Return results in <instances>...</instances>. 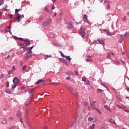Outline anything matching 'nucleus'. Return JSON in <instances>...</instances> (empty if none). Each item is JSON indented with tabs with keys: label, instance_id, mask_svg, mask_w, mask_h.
Returning <instances> with one entry per match:
<instances>
[{
	"label": "nucleus",
	"instance_id": "obj_32",
	"mask_svg": "<svg viewBox=\"0 0 129 129\" xmlns=\"http://www.w3.org/2000/svg\"><path fill=\"white\" fill-rule=\"evenodd\" d=\"M85 20H87V15L86 14H85L84 16V21Z\"/></svg>",
	"mask_w": 129,
	"mask_h": 129
},
{
	"label": "nucleus",
	"instance_id": "obj_10",
	"mask_svg": "<svg viewBox=\"0 0 129 129\" xmlns=\"http://www.w3.org/2000/svg\"><path fill=\"white\" fill-rule=\"evenodd\" d=\"M86 62H90V61H92V56H89L88 58L86 59Z\"/></svg>",
	"mask_w": 129,
	"mask_h": 129
},
{
	"label": "nucleus",
	"instance_id": "obj_33",
	"mask_svg": "<svg viewBox=\"0 0 129 129\" xmlns=\"http://www.w3.org/2000/svg\"><path fill=\"white\" fill-rule=\"evenodd\" d=\"M50 84H52V85H58L59 83H51Z\"/></svg>",
	"mask_w": 129,
	"mask_h": 129
},
{
	"label": "nucleus",
	"instance_id": "obj_26",
	"mask_svg": "<svg viewBox=\"0 0 129 129\" xmlns=\"http://www.w3.org/2000/svg\"><path fill=\"white\" fill-rule=\"evenodd\" d=\"M59 53H60L61 57H63V58H66V55H64V54H63V53H62L61 51H59Z\"/></svg>",
	"mask_w": 129,
	"mask_h": 129
},
{
	"label": "nucleus",
	"instance_id": "obj_36",
	"mask_svg": "<svg viewBox=\"0 0 129 129\" xmlns=\"http://www.w3.org/2000/svg\"><path fill=\"white\" fill-rule=\"evenodd\" d=\"M88 120H89V121H90L91 120H93V118L91 117H89L88 119Z\"/></svg>",
	"mask_w": 129,
	"mask_h": 129
},
{
	"label": "nucleus",
	"instance_id": "obj_48",
	"mask_svg": "<svg viewBox=\"0 0 129 129\" xmlns=\"http://www.w3.org/2000/svg\"><path fill=\"white\" fill-rule=\"evenodd\" d=\"M19 11H20V9H16L15 10V13L17 14V13H19Z\"/></svg>",
	"mask_w": 129,
	"mask_h": 129
},
{
	"label": "nucleus",
	"instance_id": "obj_54",
	"mask_svg": "<svg viewBox=\"0 0 129 129\" xmlns=\"http://www.w3.org/2000/svg\"><path fill=\"white\" fill-rule=\"evenodd\" d=\"M75 96H76L77 97H78V93H75Z\"/></svg>",
	"mask_w": 129,
	"mask_h": 129
},
{
	"label": "nucleus",
	"instance_id": "obj_52",
	"mask_svg": "<svg viewBox=\"0 0 129 129\" xmlns=\"http://www.w3.org/2000/svg\"><path fill=\"white\" fill-rule=\"evenodd\" d=\"M107 57H108V58H110V57H111L110 53H108L107 54Z\"/></svg>",
	"mask_w": 129,
	"mask_h": 129
},
{
	"label": "nucleus",
	"instance_id": "obj_15",
	"mask_svg": "<svg viewBox=\"0 0 129 129\" xmlns=\"http://www.w3.org/2000/svg\"><path fill=\"white\" fill-rule=\"evenodd\" d=\"M85 23H87V24H89V25H92V23L89 21L88 19H86L84 20Z\"/></svg>",
	"mask_w": 129,
	"mask_h": 129
},
{
	"label": "nucleus",
	"instance_id": "obj_6",
	"mask_svg": "<svg viewBox=\"0 0 129 129\" xmlns=\"http://www.w3.org/2000/svg\"><path fill=\"white\" fill-rule=\"evenodd\" d=\"M19 82H20V80H19V79H18V78L17 77H15L13 79V83L14 84H18V83H19Z\"/></svg>",
	"mask_w": 129,
	"mask_h": 129
},
{
	"label": "nucleus",
	"instance_id": "obj_38",
	"mask_svg": "<svg viewBox=\"0 0 129 129\" xmlns=\"http://www.w3.org/2000/svg\"><path fill=\"white\" fill-rule=\"evenodd\" d=\"M62 62H63V63H64L66 65H68V63H67V61L66 60H65L64 59L62 60Z\"/></svg>",
	"mask_w": 129,
	"mask_h": 129
},
{
	"label": "nucleus",
	"instance_id": "obj_49",
	"mask_svg": "<svg viewBox=\"0 0 129 129\" xmlns=\"http://www.w3.org/2000/svg\"><path fill=\"white\" fill-rule=\"evenodd\" d=\"M7 8H8V5H6V6H5V7H3V9L4 10H7Z\"/></svg>",
	"mask_w": 129,
	"mask_h": 129
},
{
	"label": "nucleus",
	"instance_id": "obj_34",
	"mask_svg": "<svg viewBox=\"0 0 129 129\" xmlns=\"http://www.w3.org/2000/svg\"><path fill=\"white\" fill-rule=\"evenodd\" d=\"M50 57H51V55H47L44 57V59L46 60V59H47V58H50Z\"/></svg>",
	"mask_w": 129,
	"mask_h": 129
},
{
	"label": "nucleus",
	"instance_id": "obj_18",
	"mask_svg": "<svg viewBox=\"0 0 129 129\" xmlns=\"http://www.w3.org/2000/svg\"><path fill=\"white\" fill-rule=\"evenodd\" d=\"M14 38L15 40H20V41H23V38H19L16 36H14Z\"/></svg>",
	"mask_w": 129,
	"mask_h": 129
},
{
	"label": "nucleus",
	"instance_id": "obj_62",
	"mask_svg": "<svg viewBox=\"0 0 129 129\" xmlns=\"http://www.w3.org/2000/svg\"><path fill=\"white\" fill-rule=\"evenodd\" d=\"M11 28V26H6V29H10Z\"/></svg>",
	"mask_w": 129,
	"mask_h": 129
},
{
	"label": "nucleus",
	"instance_id": "obj_11",
	"mask_svg": "<svg viewBox=\"0 0 129 129\" xmlns=\"http://www.w3.org/2000/svg\"><path fill=\"white\" fill-rule=\"evenodd\" d=\"M1 122L4 124H7V123H8V120H7V119L6 118H2L1 119Z\"/></svg>",
	"mask_w": 129,
	"mask_h": 129
},
{
	"label": "nucleus",
	"instance_id": "obj_9",
	"mask_svg": "<svg viewBox=\"0 0 129 129\" xmlns=\"http://www.w3.org/2000/svg\"><path fill=\"white\" fill-rule=\"evenodd\" d=\"M30 114V109H26L25 112V116L27 117Z\"/></svg>",
	"mask_w": 129,
	"mask_h": 129
},
{
	"label": "nucleus",
	"instance_id": "obj_44",
	"mask_svg": "<svg viewBox=\"0 0 129 129\" xmlns=\"http://www.w3.org/2000/svg\"><path fill=\"white\" fill-rule=\"evenodd\" d=\"M33 48H34V46H31V47H28V50H30V51H31V50H32V49H33Z\"/></svg>",
	"mask_w": 129,
	"mask_h": 129
},
{
	"label": "nucleus",
	"instance_id": "obj_31",
	"mask_svg": "<svg viewBox=\"0 0 129 129\" xmlns=\"http://www.w3.org/2000/svg\"><path fill=\"white\" fill-rule=\"evenodd\" d=\"M66 59H67L69 61H71V58H70V56H67L66 57Z\"/></svg>",
	"mask_w": 129,
	"mask_h": 129
},
{
	"label": "nucleus",
	"instance_id": "obj_2",
	"mask_svg": "<svg viewBox=\"0 0 129 129\" xmlns=\"http://www.w3.org/2000/svg\"><path fill=\"white\" fill-rule=\"evenodd\" d=\"M81 31H80V34L82 35V37L84 38V36H85V30L82 28V27L80 28Z\"/></svg>",
	"mask_w": 129,
	"mask_h": 129
},
{
	"label": "nucleus",
	"instance_id": "obj_25",
	"mask_svg": "<svg viewBox=\"0 0 129 129\" xmlns=\"http://www.w3.org/2000/svg\"><path fill=\"white\" fill-rule=\"evenodd\" d=\"M21 46H23L22 47H21V48H22L23 49H25L26 47H25V44L23 43H20Z\"/></svg>",
	"mask_w": 129,
	"mask_h": 129
},
{
	"label": "nucleus",
	"instance_id": "obj_59",
	"mask_svg": "<svg viewBox=\"0 0 129 129\" xmlns=\"http://www.w3.org/2000/svg\"><path fill=\"white\" fill-rule=\"evenodd\" d=\"M84 105H85V106H87V102H85L84 103Z\"/></svg>",
	"mask_w": 129,
	"mask_h": 129
},
{
	"label": "nucleus",
	"instance_id": "obj_42",
	"mask_svg": "<svg viewBox=\"0 0 129 129\" xmlns=\"http://www.w3.org/2000/svg\"><path fill=\"white\" fill-rule=\"evenodd\" d=\"M27 52H29V54H31L32 53V50H31V51L30 50V49H29V48L27 49Z\"/></svg>",
	"mask_w": 129,
	"mask_h": 129
},
{
	"label": "nucleus",
	"instance_id": "obj_21",
	"mask_svg": "<svg viewBox=\"0 0 129 129\" xmlns=\"http://www.w3.org/2000/svg\"><path fill=\"white\" fill-rule=\"evenodd\" d=\"M5 92L6 93H8L9 94H12V91H11L10 90H6Z\"/></svg>",
	"mask_w": 129,
	"mask_h": 129
},
{
	"label": "nucleus",
	"instance_id": "obj_40",
	"mask_svg": "<svg viewBox=\"0 0 129 129\" xmlns=\"http://www.w3.org/2000/svg\"><path fill=\"white\" fill-rule=\"evenodd\" d=\"M96 110V111H97V112H98L99 113H100V114H101V112L100 111V110H99L98 109L96 108L95 109Z\"/></svg>",
	"mask_w": 129,
	"mask_h": 129
},
{
	"label": "nucleus",
	"instance_id": "obj_3",
	"mask_svg": "<svg viewBox=\"0 0 129 129\" xmlns=\"http://www.w3.org/2000/svg\"><path fill=\"white\" fill-rule=\"evenodd\" d=\"M17 15L18 17L17 19L18 22V23H20V22H21V20H23V18H24L25 16L23 14L21 16V15H20L19 13H18Z\"/></svg>",
	"mask_w": 129,
	"mask_h": 129
},
{
	"label": "nucleus",
	"instance_id": "obj_47",
	"mask_svg": "<svg viewBox=\"0 0 129 129\" xmlns=\"http://www.w3.org/2000/svg\"><path fill=\"white\" fill-rule=\"evenodd\" d=\"M6 87H9V82H7L6 83Z\"/></svg>",
	"mask_w": 129,
	"mask_h": 129
},
{
	"label": "nucleus",
	"instance_id": "obj_63",
	"mask_svg": "<svg viewBox=\"0 0 129 129\" xmlns=\"http://www.w3.org/2000/svg\"><path fill=\"white\" fill-rule=\"evenodd\" d=\"M44 129H48V127L47 126H44Z\"/></svg>",
	"mask_w": 129,
	"mask_h": 129
},
{
	"label": "nucleus",
	"instance_id": "obj_64",
	"mask_svg": "<svg viewBox=\"0 0 129 129\" xmlns=\"http://www.w3.org/2000/svg\"><path fill=\"white\" fill-rule=\"evenodd\" d=\"M126 15H127V16H129V12H127L126 13Z\"/></svg>",
	"mask_w": 129,
	"mask_h": 129
},
{
	"label": "nucleus",
	"instance_id": "obj_17",
	"mask_svg": "<svg viewBox=\"0 0 129 129\" xmlns=\"http://www.w3.org/2000/svg\"><path fill=\"white\" fill-rule=\"evenodd\" d=\"M122 41H123V35H121L120 36V40H119V41L120 42V43H121Z\"/></svg>",
	"mask_w": 129,
	"mask_h": 129
},
{
	"label": "nucleus",
	"instance_id": "obj_5",
	"mask_svg": "<svg viewBox=\"0 0 129 129\" xmlns=\"http://www.w3.org/2000/svg\"><path fill=\"white\" fill-rule=\"evenodd\" d=\"M97 41H98L99 44H100L101 45H102V46L105 45L104 39H101V38H99L97 39Z\"/></svg>",
	"mask_w": 129,
	"mask_h": 129
},
{
	"label": "nucleus",
	"instance_id": "obj_29",
	"mask_svg": "<svg viewBox=\"0 0 129 129\" xmlns=\"http://www.w3.org/2000/svg\"><path fill=\"white\" fill-rule=\"evenodd\" d=\"M110 122H111L112 123H115L114 120L113 119H110L109 120Z\"/></svg>",
	"mask_w": 129,
	"mask_h": 129
},
{
	"label": "nucleus",
	"instance_id": "obj_39",
	"mask_svg": "<svg viewBox=\"0 0 129 129\" xmlns=\"http://www.w3.org/2000/svg\"><path fill=\"white\" fill-rule=\"evenodd\" d=\"M82 81H83L84 82H85V81H86V78H84V77H83L82 79Z\"/></svg>",
	"mask_w": 129,
	"mask_h": 129
},
{
	"label": "nucleus",
	"instance_id": "obj_60",
	"mask_svg": "<svg viewBox=\"0 0 129 129\" xmlns=\"http://www.w3.org/2000/svg\"><path fill=\"white\" fill-rule=\"evenodd\" d=\"M51 10H55V6H52Z\"/></svg>",
	"mask_w": 129,
	"mask_h": 129
},
{
	"label": "nucleus",
	"instance_id": "obj_55",
	"mask_svg": "<svg viewBox=\"0 0 129 129\" xmlns=\"http://www.w3.org/2000/svg\"><path fill=\"white\" fill-rule=\"evenodd\" d=\"M11 56L10 55H8L7 57L5 58L6 59H8V58H10Z\"/></svg>",
	"mask_w": 129,
	"mask_h": 129
},
{
	"label": "nucleus",
	"instance_id": "obj_20",
	"mask_svg": "<svg viewBox=\"0 0 129 129\" xmlns=\"http://www.w3.org/2000/svg\"><path fill=\"white\" fill-rule=\"evenodd\" d=\"M122 21L124 22H126V16H123L122 17Z\"/></svg>",
	"mask_w": 129,
	"mask_h": 129
},
{
	"label": "nucleus",
	"instance_id": "obj_13",
	"mask_svg": "<svg viewBox=\"0 0 129 129\" xmlns=\"http://www.w3.org/2000/svg\"><path fill=\"white\" fill-rule=\"evenodd\" d=\"M43 82H45V81L43 80H39L37 83L36 84H41V83H43Z\"/></svg>",
	"mask_w": 129,
	"mask_h": 129
},
{
	"label": "nucleus",
	"instance_id": "obj_51",
	"mask_svg": "<svg viewBox=\"0 0 129 129\" xmlns=\"http://www.w3.org/2000/svg\"><path fill=\"white\" fill-rule=\"evenodd\" d=\"M67 80H70V79H71V78H70V77H68L66 78Z\"/></svg>",
	"mask_w": 129,
	"mask_h": 129
},
{
	"label": "nucleus",
	"instance_id": "obj_37",
	"mask_svg": "<svg viewBox=\"0 0 129 129\" xmlns=\"http://www.w3.org/2000/svg\"><path fill=\"white\" fill-rule=\"evenodd\" d=\"M97 92H100V93H101V92H103V91H102V90H101V89H97Z\"/></svg>",
	"mask_w": 129,
	"mask_h": 129
},
{
	"label": "nucleus",
	"instance_id": "obj_27",
	"mask_svg": "<svg viewBox=\"0 0 129 129\" xmlns=\"http://www.w3.org/2000/svg\"><path fill=\"white\" fill-rule=\"evenodd\" d=\"M16 85H17V84L12 85V87H11V88L12 89H15V88H16Z\"/></svg>",
	"mask_w": 129,
	"mask_h": 129
},
{
	"label": "nucleus",
	"instance_id": "obj_23",
	"mask_svg": "<svg viewBox=\"0 0 129 129\" xmlns=\"http://www.w3.org/2000/svg\"><path fill=\"white\" fill-rule=\"evenodd\" d=\"M86 85H90V82L89 80H87L86 81Z\"/></svg>",
	"mask_w": 129,
	"mask_h": 129
},
{
	"label": "nucleus",
	"instance_id": "obj_16",
	"mask_svg": "<svg viewBox=\"0 0 129 129\" xmlns=\"http://www.w3.org/2000/svg\"><path fill=\"white\" fill-rule=\"evenodd\" d=\"M91 104V107L94 110V109H96V107H95V105L94 104H92V103H90Z\"/></svg>",
	"mask_w": 129,
	"mask_h": 129
},
{
	"label": "nucleus",
	"instance_id": "obj_46",
	"mask_svg": "<svg viewBox=\"0 0 129 129\" xmlns=\"http://www.w3.org/2000/svg\"><path fill=\"white\" fill-rule=\"evenodd\" d=\"M5 77V76L4 75H2L0 77L1 79H4Z\"/></svg>",
	"mask_w": 129,
	"mask_h": 129
},
{
	"label": "nucleus",
	"instance_id": "obj_53",
	"mask_svg": "<svg viewBox=\"0 0 129 129\" xmlns=\"http://www.w3.org/2000/svg\"><path fill=\"white\" fill-rule=\"evenodd\" d=\"M39 20L41 21H43V17H40L39 18Z\"/></svg>",
	"mask_w": 129,
	"mask_h": 129
},
{
	"label": "nucleus",
	"instance_id": "obj_28",
	"mask_svg": "<svg viewBox=\"0 0 129 129\" xmlns=\"http://www.w3.org/2000/svg\"><path fill=\"white\" fill-rule=\"evenodd\" d=\"M105 32L109 36H111V33H110L108 31L105 30Z\"/></svg>",
	"mask_w": 129,
	"mask_h": 129
},
{
	"label": "nucleus",
	"instance_id": "obj_58",
	"mask_svg": "<svg viewBox=\"0 0 129 129\" xmlns=\"http://www.w3.org/2000/svg\"><path fill=\"white\" fill-rule=\"evenodd\" d=\"M105 108H106V109H108V107H107V105H105L104 106Z\"/></svg>",
	"mask_w": 129,
	"mask_h": 129
},
{
	"label": "nucleus",
	"instance_id": "obj_57",
	"mask_svg": "<svg viewBox=\"0 0 129 129\" xmlns=\"http://www.w3.org/2000/svg\"><path fill=\"white\" fill-rule=\"evenodd\" d=\"M75 73L76 75H78V72L77 71H75Z\"/></svg>",
	"mask_w": 129,
	"mask_h": 129
},
{
	"label": "nucleus",
	"instance_id": "obj_24",
	"mask_svg": "<svg viewBox=\"0 0 129 129\" xmlns=\"http://www.w3.org/2000/svg\"><path fill=\"white\" fill-rule=\"evenodd\" d=\"M13 73L14 71H13V70H11L8 72V74H9V75H11V74H13Z\"/></svg>",
	"mask_w": 129,
	"mask_h": 129
},
{
	"label": "nucleus",
	"instance_id": "obj_50",
	"mask_svg": "<svg viewBox=\"0 0 129 129\" xmlns=\"http://www.w3.org/2000/svg\"><path fill=\"white\" fill-rule=\"evenodd\" d=\"M8 119H9V120H13V118L12 117H10L8 118Z\"/></svg>",
	"mask_w": 129,
	"mask_h": 129
},
{
	"label": "nucleus",
	"instance_id": "obj_7",
	"mask_svg": "<svg viewBox=\"0 0 129 129\" xmlns=\"http://www.w3.org/2000/svg\"><path fill=\"white\" fill-rule=\"evenodd\" d=\"M51 24V20H49L47 21L46 22L43 23V26L46 27V26H48V25H50Z\"/></svg>",
	"mask_w": 129,
	"mask_h": 129
},
{
	"label": "nucleus",
	"instance_id": "obj_22",
	"mask_svg": "<svg viewBox=\"0 0 129 129\" xmlns=\"http://www.w3.org/2000/svg\"><path fill=\"white\" fill-rule=\"evenodd\" d=\"M21 112L20 111L17 112V115L18 117H21Z\"/></svg>",
	"mask_w": 129,
	"mask_h": 129
},
{
	"label": "nucleus",
	"instance_id": "obj_30",
	"mask_svg": "<svg viewBox=\"0 0 129 129\" xmlns=\"http://www.w3.org/2000/svg\"><path fill=\"white\" fill-rule=\"evenodd\" d=\"M68 89L69 90H70V91H72V90H73V88H72V87H68Z\"/></svg>",
	"mask_w": 129,
	"mask_h": 129
},
{
	"label": "nucleus",
	"instance_id": "obj_19",
	"mask_svg": "<svg viewBox=\"0 0 129 129\" xmlns=\"http://www.w3.org/2000/svg\"><path fill=\"white\" fill-rule=\"evenodd\" d=\"M44 11H45V12H46V13H48V14H51V11H50L49 10V9H48V8H47L46 7L44 8Z\"/></svg>",
	"mask_w": 129,
	"mask_h": 129
},
{
	"label": "nucleus",
	"instance_id": "obj_12",
	"mask_svg": "<svg viewBox=\"0 0 129 129\" xmlns=\"http://www.w3.org/2000/svg\"><path fill=\"white\" fill-rule=\"evenodd\" d=\"M67 74H68L69 76H74V73H73V72L68 71V72H67Z\"/></svg>",
	"mask_w": 129,
	"mask_h": 129
},
{
	"label": "nucleus",
	"instance_id": "obj_4",
	"mask_svg": "<svg viewBox=\"0 0 129 129\" xmlns=\"http://www.w3.org/2000/svg\"><path fill=\"white\" fill-rule=\"evenodd\" d=\"M32 57V54L31 53H26L24 59L25 60H29Z\"/></svg>",
	"mask_w": 129,
	"mask_h": 129
},
{
	"label": "nucleus",
	"instance_id": "obj_14",
	"mask_svg": "<svg viewBox=\"0 0 129 129\" xmlns=\"http://www.w3.org/2000/svg\"><path fill=\"white\" fill-rule=\"evenodd\" d=\"M24 45H25V46L28 45V44H29V45H31V42H30L29 41H27V40H24Z\"/></svg>",
	"mask_w": 129,
	"mask_h": 129
},
{
	"label": "nucleus",
	"instance_id": "obj_45",
	"mask_svg": "<svg viewBox=\"0 0 129 129\" xmlns=\"http://www.w3.org/2000/svg\"><path fill=\"white\" fill-rule=\"evenodd\" d=\"M9 18H10V19H12L13 15H12V14L9 15Z\"/></svg>",
	"mask_w": 129,
	"mask_h": 129
},
{
	"label": "nucleus",
	"instance_id": "obj_41",
	"mask_svg": "<svg viewBox=\"0 0 129 129\" xmlns=\"http://www.w3.org/2000/svg\"><path fill=\"white\" fill-rule=\"evenodd\" d=\"M117 107L118 108H120V109H123V108H122V107H121V106L119 105H117Z\"/></svg>",
	"mask_w": 129,
	"mask_h": 129
},
{
	"label": "nucleus",
	"instance_id": "obj_43",
	"mask_svg": "<svg viewBox=\"0 0 129 129\" xmlns=\"http://www.w3.org/2000/svg\"><path fill=\"white\" fill-rule=\"evenodd\" d=\"M2 5H4V0H1L0 2V6H2Z\"/></svg>",
	"mask_w": 129,
	"mask_h": 129
},
{
	"label": "nucleus",
	"instance_id": "obj_35",
	"mask_svg": "<svg viewBox=\"0 0 129 129\" xmlns=\"http://www.w3.org/2000/svg\"><path fill=\"white\" fill-rule=\"evenodd\" d=\"M26 68H27V66H24L22 68V71H25V70H26Z\"/></svg>",
	"mask_w": 129,
	"mask_h": 129
},
{
	"label": "nucleus",
	"instance_id": "obj_8",
	"mask_svg": "<svg viewBox=\"0 0 129 129\" xmlns=\"http://www.w3.org/2000/svg\"><path fill=\"white\" fill-rule=\"evenodd\" d=\"M74 24L72 22H68V26L69 29H72L73 28Z\"/></svg>",
	"mask_w": 129,
	"mask_h": 129
},
{
	"label": "nucleus",
	"instance_id": "obj_56",
	"mask_svg": "<svg viewBox=\"0 0 129 129\" xmlns=\"http://www.w3.org/2000/svg\"><path fill=\"white\" fill-rule=\"evenodd\" d=\"M20 122L23 123V118H20Z\"/></svg>",
	"mask_w": 129,
	"mask_h": 129
},
{
	"label": "nucleus",
	"instance_id": "obj_61",
	"mask_svg": "<svg viewBox=\"0 0 129 129\" xmlns=\"http://www.w3.org/2000/svg\"><path fill=\"white\" fill-rule=\"evenodd\" d=\"M52 2L54 3H56V0H52Z\"/></svg>",
	"mask_w": 129,
	"mask_h": 129
},
{
	"label": "nucleus",
	"instance_id": "obj_1",
	"mask_svg": "<svg viewBox=\"0 0 129 129\" xmlns=\"http://www.w3.org/2000/svg\"><path fill=\"white\" fill-rule=\"evenodd\" d=\"M104 5L105 7V8L108 10L109 8H110V4L109 3V2L108 1H106L104 2Z\"/></svg>",
	"mask_w": 129,
	"mask_h": 129
}]
</instances>
